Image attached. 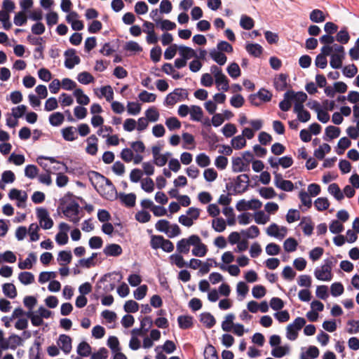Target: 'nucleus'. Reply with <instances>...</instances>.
Listing matches in <instances>:
<instances>
[{"instance_id": "nucleus-1", "label": "nucleus", "mask_w": 359, "mask_h": 359, "mask_svg": "<svg viewBox=\"0 0 359 359\" xmlns=\"http://www.w3.org/2000/svg\"><path fill=\"white\" fill-rule=\"evenodd\" d=\"M306 324V320L304 318H297L292 323L289 324L286 328V337L289 340L294 341L298 337L299 331Z\"/></svg>"}, {"instance_id": "nucleus-2", "label": "nucleus", "mask_w": 359, "mask_h": 359, "mask_svg": "<svg viewBox=\"0 0 359 359\" xmlns=\"http://www.w3.org/2000/svg\"><path fill=\"white\" fill-rule=\"evenodd\" d=\"M187 90L183 88H175L172 93L167 95L164 104L168 106H173L177 102L188 97Z\"/></svg>"}, {"instance_id": "nucleus-3", "label": "nucleus", "mask_w": 359, "mask_h": 359, "mask_svg": "<svg viewBox=\"0 0 359 359\" xmlns=\"http://www.w3.org/2000/svg\"><path fill=\"white\" fill-rule=\"evenodd\" d=\"M235 182L233 191L234 194H243L245 192L250 186L249 176L247 174H242L233 179Z\"/></svg>"}, {"instance_id": "nucleus-4", "label": "nucleus", "mask_w": 359, "mask_h": 359, "mask_svg": "<svg viewBox=\"0 0 359 359\" xmlns=\"http://www.w3.org/2000/svg\"><path fill=\"white\" fill-rule=\"evenodd\" d=\"M76 50L74 48H69L65 52V66L66 68L72 69L76 65H79L80 63L81 59L76 55Z\"/></svg>"}, {"instance_id": "nucleus-5", "label": "nucleus", "mask_w": 359, "mask_h": 359, "mask_svg": "<svg viewBox=\"0 0 359 359\" xmlns=\"http://www.w3.org/2000/svg\"><path fill=\"white\" fill-rule=\"evenodd\" d=\"M87 176L95 189L99 191L97 189V186H99L100 188H102L105 177L100 172L94 170L88 171L87 172Z\"/></svg>"}, {"instance_id": "nucleus-6", "label": "nucleus", "mask_w": 359, "mask_h": 359, "mask_svg": "<svg viewBox=\"0 0 359 359\" xmlns=\"http://www.w3.org/2000/svg\"><path fill=\"white\" fill-rule=\"evenodd\" d=\"M57 344L60 348L66 354L69 353L72 351V339L67 334H60L59 336Z\"/></svg>"}, {"instance_id": "nucleus-7", "label": "nucleus", "mask_w": 359, "mask_h": 359, "mask_svg": "<svg viewBox=\"0 0 359 359\" xmlns=\"http://www.w3.org/2000/svg\"><path fill=\"white\" fill-rule=\"evenodd\" d=\"M72 259V255L71 251L62 250L58 253L57 255V262L61 266V268L59 269H69L66 266L67 264L70 263Z\"/></svg>"}, {"instance_id": "nucleus-8", "label": "nucleus", "mask_w": 359, "mask_h": 359, "mask_svg": "<svg viewBox=\"0 0 359 359\" xmlns=\"http://www.w3.org/2000/svg\"><path fill=\"white\" fill-rule=\"evenodd\" d=\"M77 130L74 126H67L61 130L63 139L67 142H73L78 138Z\"/></svg>"}, {"instance_id": "nucleus-9", "label": "nucleus", "mask_w": 359, "mask_h": 359, "mask_svg": "<svg viewBox=\"0 0 359 359\" xmlns=\"http://www.w3.org/2000/svg\"><path fill=\"white\" fill-rule=\"evenodd\" d=\"M243 159L241 157L232 158V170L233 172H241L250 170L248 164H245Z\"/></svg>"}, {"instance_id": "nucleus-10", "label": "nucleus", "mask_w": 359, "mask_h": 359, "mask_svg": "<svg viewBox=\"0 0 359 359\" xmlns=\"http://www.w3.org/2000/svg\"><path fill=\"white\" fill-rule=\"evenodd\" d=\"M285 98H292L297 102L304 103L306 101L308 96L306 93L303 91H299L297 93L293 90H288L284 94Z\"/></svg>"}, {"instance_id": "nucleus-11", "label": "nucleus", "mask_w": 359, "mask_h": 359, "mask_svg": "<svg viewBox=\"0 0 359 359\" xmlns=\"http://www.w3.org/2000/svg\"><path fill=\"white\" fill-rule=\"evenodd\" d=\"M79 205L77 202L72 200L71 201L68 205L63 209L62 212L66 217H70V215H79Z\"/></svg>"}, {"instance_id": "nucleus-12", "label": "nucleus", "mask_w": 359, "mask_h": 359, "mask_svg": "<svg viewBox=\"0 0 359 359\" xmlns=\"http://www.w3.org/2000/svg\"><path fill=\"white\" fill-rule=\"evenodd\" d=\"M278 230V226L276 224L273 223L267 228L266 233L270 236L283 238L286 233L287 229L285 226H282L280 228V231H283V233H279Z\"/></svg>"}, {"instance_id": "nucleus-13", "label": "nucleus", "mask_w": 359, "mask_h": 359, "mask_svg": "<svg viewBox=\"0 0 359 359\" xmlns=\"http://www.w3.org/2000/svg\"><path fill=\"white\" fill-rule=\"evenodd\" d=\"M36 262V256L35 253L30 252L25 260L19 262L18 267L20 269H30Z\"/></svg>"}, {"instance_id": "nucleus-14", "label": "nucleus", "mask_w": 359, "mask_h": 359, "mask_svg": "<svg viewBox=\"0 0 359 359\" xmlns=\"http://www.w3.org/2000/svg\"><path fill=\"white\" fill-rule=\"evenodd\" d=\"M119 199L121 202L126 207L132 208L135 205L136 195L133 193H130L128 194L121 193L119 194Z\"/></svg>"}, {"instance_id": "nucleus-15", "label": "nucleus", "mask_w": 359, "mask_h": 359, "mask_svg": "<svg viewBox=\"0 0 359 359\" xmlns=\"http://www.w3.org/2000/svg\"><path fill=\"white\" fill-rule=\"evenodd\" d=\"M8 197L11 200H17L19 202L25 203L27 199V194L25 191L12 189L10 190Z\"/></svg>"}, {"instance_id": "nucleus-16", "label": "nucleus", "mask_w": 359, "mask_h": 359, "mask_svg": "<svg viewBox=\"0 0 359 359\" xmlns=\"http://www.w3.org/2000/svg\"><path fill=\"white\" fill-rule=\"evenodd\" d=\"M340 128L333 126H329L325 128V136L323 139L326 141H330L338 137L340 135Z\"/></svg>"}, {"instance_id": "nucleus-17", "label": "nucleus", "mask_w": 359, "mask_h": 359, "mask_svg": "<svg viewBox=\"0 0 359 359\" xmlns=\"http://www.w3.org/2000/svg\"><path fill=\"white\" fill-rule=\"evenodd\" d=\"M245 50L250 55L255 57H260L263 52V48L259 43H247Z\"/></svg>"}, {"instance_id": "nucleus-18", "label": "nucleus", "mask_w": 359, "mask_h": 359, "mask_svg": "<svg viewBox=\"0 0 359 359\" xmlns=\"http://www.w3.org/2000/svg\"><path fill=\"white\" fill-rule=\"evenodd\" d=\"M103 252L107 256L116 257L122 253V248L118 244H109L104 248Z\"/></svg>"}, {"instance_id": "nucleus-19", "label": "nucleus", "mask_w": 359, "mask_h": 359, "mask_svg": "<svg viewBox=\"0 0 359 359\" xmlns=\"http://www.w3.org/2000/svg\"><path fill=\"white\" fill-rule=\"evenodd\" d=\"M287 75L285 74H280L278 78L274 80V86L277 90L283 91L287 86Z\"/></svg>"}, {"instance_id": "nucleus-20", "label": "nucleus", "mask_w": 359, "mask_h": 359, "mask_svg": "<svg viewBox=\"0 0 359 359\" xmlns=\"http://www.w3.org/2000/svg\"><path fill=\"white\" fill-rule=\"evenodd\" d=\"M210 55L211 58L219 65H224L227 60V57L224 53L215 49H213L210 51Z\"/></svg>"}, {"instance_id": "nucleus-21", "label": "nucleus", "mask_w": 359, "mask_h": 359, "mask_svg": "<svg viewBox=\"0 0 359 359\" xmlns=\"http://www.w3.org/2000/svg\"><path fill=\"white\" fill-rule=\"evenodd\" d=\"M309 19L313 22L321 23L326 20V18L321 10L314 9L310 13Z\"/></svg>"}, {"instance_id": "nucleus-22", "label": "nucleus", "mask_w": 359, "mask_h": 359, "mask_svg": "<svg viewBox=\"0 0 359 359\" xmlns=\"http://www.w3.org/2000/svg\"><path fill=\"white\" fill-rule=\"evenodd\" d=\"M74 95L76 98V102L81 105H87L90 102V98L88 95L83 93L81 88H76L74 91Z\"/></svg>"}, {"instance_id": "nucleus-23", "label": "nucleus", "mask_w": 359, "mask_h": 359, "mask_svg": "<svg viewBox=\"0 0 359 359\" xmlns=\"http://www.w3.org/2000/svg\"><path fill=\"white\" fill-rule=\"evenodd\" d=\"M25 316L30 319L31 323L34 326H41L43 323V318L38 313H36V311H29L26 312Z\"/></svg>"}, {"instance_id": "nucleus-24", "label": "nucleus", "mask_w": 359, "mask_h": 359, "mask_svg": "<svg viewBox=\"0 0 359 359\" xmlns=\"http://www.w3.org/2000/svg\"><path fill=\"white\" fill-rule=\"evenodd\" d=\"M177 322L181 329H189L193 325V318L189 316H180L177 318Z\"/></svg>"}, {"instance_id": "nucleus-25", "label": "nucleus", "mask_w": 359, "mask_h": 359, "mask_svg": "<svg viewBox=\"0 0 359 359\" xmlns=\"http://www.w3.org/2000/svg\"><path fill=\"white\" fill-rule=\"evenodd\" d=\"M179 50L180 56L186 60L196 56V51L188 46H180Z\"/></svg>"}, {"instance_id": "nucleus-26", "label": "nucleus", "mask_w": 359, "mask_h": 359, "mask_svg": "<svg viewBox=\"0 0 359 359\" xmlns=\"http://www.w3.org/2000/svg\"><path fill=\"white\" fill-rule=\"evenodd\" d=\"M203 112L201 107L191 105L190 109V118L194 121H200L203 117Z\"/></svg>"}, {"instance_id": "nucleus-27", "label": "nucleus", "mask_w": 359, "mask_h": 359, "mask_svg": "<svg viewBox=\"0 0 359 359\" xmlns=\"http://www.w3.org/2000/svg\"><path fill=\"white\" fill-rule=\"evenodd\" d=\"M215 83L217 86L218 90L227 91L229 88V80L224 74L215 78Z\"/></svg>"}, {"instance_id": "nucleus-28", "label": "nucleus", "mask_w": 359, "mask_h": 359, "mask_svg": "<svg viewBox=\"0 0 359 359\" xmlns=\"http://www.w3.org/2000/svg\"><path fill=\"white\" fill-rule=\"evenodd\" d=\"M328 192L334 196L337 201H341L344 198V194L341 192L339 186L336 183H332L328 187Z\"/></svg>"}, {"instance_id": "nucleus-29", "label": "nucleus", "mask_w": 359, "mask_h": 359, "mask_svg": "<svg viewBox=\"0 0 359 359\" xmlns=\"http://www.w3.org/2000/svg\"><path fill=\"white\" fill-rule=\"evenodd\" d=\"M201 322L208 328L212 327L216 320L212 315L209 313H204L201 315Z\"/></svg>"}, {"instance_id": "nucleus-30", "label": "nucleus", "mask_w": 359, "mask_h": 359, "mask_svg": "<svg viewBox=\"0 0 359 359\" xmlns=\"http://www.w3.org/2000/svg\"><path fill=\"white\" fill-rule=\"evenodd\" d=\"M64 119V115L61 112H55L49 116L50 124L53 126H60L63 123Z\"/></svg>"}, {"instance_id": "nucleus-31", "label": "nucleus", "mask_w": 359, "mask_h": 359, "mask_svg": "<svg viewBox=\"0 0 359 359\" xmlns=\"http://www.w3.org/2000/svg\"><path fill=\"white\" fill-rule=\"evenodd\" d=\"M241 234L246 238H255L259 235V229L257 226L252 225L246 230H242Z\"/></svg>"}, {"instance_id": "nucleus-32", "label": "nucleus", "mask_w": 359, "mask_h": 359, "mask_svg": "<svg viewBox=\"0 0 359 359\" xmlns=\"http://www.w3.org/2000/svg\"><path fill=\"white\" fill-rule=\"evenodd\" d=\"M344 56L340 54L331 55L330 65L333 69H340L342 66V61Z\"/></svg>"}, {"instance_id": "nucleus-33", "label": "nucleus", "mask_w": 359, "mask_h": 359, "mask_svg": "<svg viewBox=\"0 0 359 359\" xmlns=\"http://www.w3.org/2000/svg\"><path fill=\"white\" fill-rule=\"evenodd\" d=\"M335 39L337 42L342 44H346L350 40V36L347 31L346 27L342 28L339 32H337Z\"/></svg>"}, {"instance_id": "nucleus-34", "label": "nucleus", "mask_w": 359, "mask_h": 359, "mask_svg": "<svg viewBox=\"0 0 359 359\" xmlns=\"http://www.w3.org/2000/svg\"><path fill=\"white\" fill-rule=\"evenodd\" d=\"M91 353L90 346L86 341L81 342L77 347V353L81 357H87Z\"/></svg>"}, {"instance_id": "nucleus-35", "label": "nucleus", "mask_w": 359, "mask_h": 359, "mask_svg": "<svg viewBox=\"0 0 359 359\" xmlns=\"http://www.w3.org/2000/svg\"><path fill=\"white\" fill-rule=\"evenodd\" d=\"M170 261L171 264H175L180 269H182L187 266V263L184 262L183 257L180 253L170 255Z\"/></svg>"}, {"instance_id": "nucleus-36", "label": "nucleus", "mask_w": 359, "mask_h": 359, "mask_svg": "<svg viewBox=\"0 0 359 359\" xmlns=\"http://www.w3.org/2000/svg\"><path fill=\"white\" fill-rule=\"evenodd\" d=\"M290 348L287 346H276L271 351V355L272 356L280 358L285 355H287L289 353Z\"/></svg>"}, {"instance_id": "nucleus-37", "label": "nucleus", "mask_w": 359, "mask_h": 359, "mask_svg": "<svg viewBox=\"0 0 359 359\" xmlns=\"http://www.w3.org/2000/svg\"><path fill=\"white\" fill-rule=\"evenodd\" d=\"M314 205L318 211H323L329 208L330 202L327 198L320 197L314 201Z\"/></svg>"}, {"instance_id": "nucleus-38", "label": "nucleus", "mask_w": 359, "mask_h": 359, "mask_svg": "<svg viewBox=\"0 0 359 359\" xmlns=\"http://www.w3.org/2000/svg\"><path fill=\"white\" fill-rule=\"evenodd\" d=\"M77 80L82 84L88 85L94 81V77L88 72H82L78 74Z\"/></svg>"}, {"instance_id": "nucleus-39", "label": "nucleus", "mask_w": 359, "mask_h": 359, "mask_svg": "<svg viewBox=\"0 0 359 359\" xmlns=\"http://www.w3.org/2000/svg\"><path fill=\"white\" fill-rule=\"evenodd\" d=\"M259 195L265 199L273 198L276 193L272 187H261L259 189Z\"/></svg>"}, {"instance_id": "nucleus-40", "label": "nucleus", "mask_w": 359, "mask_h": 359, "mask_svg": "<svg viewBox=\"0 0 359 359\" xmlns=\"http://www.w3.org/2000/svg\"><path fill=\"white\" fill-rule=\"evenodd\" d=\"M16 262V256L12 251H6L2 254H0V264L6 263H14Z\"/></svg>"}, {"instance_id": "nucleus-41", "label": "nucleus", "mask_w": 359, "mask_h": 359, "mask_svg": "<svg viewBox=\"0 0 359 359\" xmlns=\"http://www.w3.org/2000/svg\"><path fill=\"white\" fill-rule=\"evenodd\" d=\"M231 146L235 149H241L246 145V140L243 135H240L233 137L231 141Z\"/></svg>"}, {"instance_id": "nucleus-42", "label": "nucleus", "mask_w": 359, "mask_h": 359, "mask_svg": "<svg viewBox=\"0 0 359 359\" xmlns=\"http://www.w3.org/2000/svg\"><path fill=\"white\" fill-rule=\"evenodd\" d=\"M254 20L252 18L247 15H242L240 20L241 27L246 30H250L254 27Z\"/></svg>"}, {"instance_id": "nucleus-43", "label": "nucleus", "mask_w": 359, "mask_h": 359, "mask_svg": "<svg viewBox=\"0 0 359 359\" xmlns=\"http://www.w3.org/2000/svg\"><path fill=\"white\" fill-rule=\"evenodd\" d=\"M3 292L6 297L11 299L17 295L15 287L12 283H5L3 285Z\"/></svg>"}, {"instance_id": "nucleus-44", "label": "nucleus", "mask_w": 359, "mask_h": 359, "mask_svg": "<svg viewBox=\"0 0 359 359\" xmlns=\"http://www.w3.org/2000/svg\"><path fill=\"white\" fill-rule=\"evenodd\" d=\"M297 245V241L293 238H287L283 243V248L287 252L295 251Z\"/></svg>"}, {"instance_id": "nucleus-45", "label": "nucleus", "mask_w": 359, "mask_h": 359, "mask_svg": "<svg viewBox=\"0 0 359 359\" xmlns=\"http://www.w3.org/2000/svg\"><path fill=\"white\" fill-rule=\"evenodd\" d=\"M177 251L180 254H187L190 250L189 242L186 238L180 240L177 243Z\"/></svg>"}, {"instance_id": "nucleus-46", "label": "nucleus", "mask_w": 359, "mask_h": 359, "mask_svg": "<svg viewBox=\"0 0 359 359\" xmlns=\"http://www.w3.org/2000/svg\"><path fill=\"white\" fill-rule=\"evenodd\" d=\"M235 316L233 313L226 315L225 320L222 323V328L225 332H230L233 327V321Z\"/></svg>"}, {"instance_id": "nucleus-47", "label": "nucleus", "mask_w": 359, "mask_h": 359, "mask_svg": "<svg viewBox=\"0 0 359 359\" xmlns=\"http://www.w3.org/2000/svg\"><path fill=\"white\" fill-rule=\"evenodd\" d=\"M226 226V222L222 217L217 218L212 220V227L217 232H222Z\"/></svg>"}, {"instance_id": "nucleus-48", "label": "nucleus", "mask_w": 359, "mask_h": 359, "mask_svg": "<svg viewBox=\"0 0 359 359\" xmlns=\"http://www.w3.org/2000/svg\"><path fill=\"white\" fill-rule=\"evenodd\" d=\"M351 142L348 137H341L339 140L338 144H337V147L339 149V150L337 151V153L339 155L343 154L344 150L346 149L347 148H348L351 146Z\"/></svg>"}, {"instance_id": "nucleus-49", "label": "nucleus", "mask_w": 359, "mask_h": 359, "mask_svg": "<svg viewBox=\"0 0 359 359\" xmlns=\"http://www.w3.org/2000/svg\"><path fill=\"white\" fill-rule=\"evenodd\" d=\"M227 72L233 79H236L241 75V69L238 65L236 62L231 63L227 67Z\"/></svg>"}, {"instance_id": "nucleus-50", "label": "nucleus", "mask_w": 359, "mask_h": 359, "mask_svg": "<svg viewBox=\"0 0 359 359\" xmlns=\"http://www.w3.org/2000/svg\"><path fill=\"white\" fill-rule=\"evenodd\" d=\"M165 125L170 131H172L180 128L181 122L176 117H169L165 120Z\"/></svg>"}, {"instance_id": "nucleus-51", "label": "nucleus", "mask_w": 359, "mask_h": 359, "mask_svg": "<svg viewBox=\"0 0 359 359\" xmlns=\"http://www.w3.org/2000/svg\"><path fill=\"white\" fill-rule=\"evenodd\" d=\"M196 163L201 168L207 167L210 163V160L208 156L205 153H201L197 155L196 158Z\"/></svg>"}, {"instance_id": "nucleus-52", "label": "nucleus", "mask_w": 359, "mask_h": 359, "mask_svg": "<svg viewBox=\"0 0 359 359\" xmlns=\"http://www.w3.org/2000/svg\"><path fill=\"white\" fill-rule=\"evenodd\" d=\"M39 226L36 223H32L29 226V234L30 241L34 242L39 239V235L38 233Z\"/></svg>"}, {"instance_id": "nucleus-53", "label": "nucleus", "mask_w": 359, "mask_h": 359, "mask_svg": "<svg viewBox=\"0 0 359 359\" xmlns=\"http://www.w3.org/2000/svg\"><path fill=\"white\" fill-rule=\"evenodd\" d=\"M205 359H219L215 348L208 344L204 351Z\"/></svg>"}, {"instance_id": "nucleus-54", "label": "nucleus", "mask_w": 359, "mask_h": 359, "mask_svg": "<svg viewBox=\"0 0 359 359\" xmlns=\"http://www.w3.org/2000/svg\"><path fill=\"white\" fill-rule=\"evenodd\" d=\"M101 96H104L107 102L114 99V91L111 86H102L100 88Z\"/></svg>"}, {"instance_id": "nucleus-55", "label": "nucleus", "mask_w": 359, "mask_h": 359, "mask_svg": "<svg viewBox=\"0 0 359 359\" xmlns=\"http://www.w3.org/2000/svg\"><path fill=\"white\" fill-rule=\"evenodd\" d=\"M343 74L348 78H353L358 73V68L354 64L345 66L342 69Z\"/></svg>"}, {"instance_id": "nucleus-56", "label": "nucleus", "mask_w": 359, "mask_h": 359, "mask_svg": "<svg viewBox=\"0 0 359 359\" xmlns=\"http://www.w3.org/2000/svg\"><path fill=\"white\" fill-rule=\"evenodd\" d=\"M18 278H19L20 281L24 285L30 284L34 280V277L33 274L28 271L21 272L19 274Z\"/></svg>"}, {"instance_id": "nucleus-57", "label": "nucleus", "mask_w": 359, "mask_h": 359, "mask_svg": "<svg viewBox=\"0 0 359 359\" xmlns=\"http://www.w3.org/2000/svg\"><path fill=\"white\" fill-rule=\"evenodd\" d=\"M140 100L143 102H153L156 99V95L149 93L147 90L142 91L138 95Z\"/></svg>"}, {"instance_id": "nucleus-58", "label": "nucleus", "mask_w": 359, "mask_h": 359, "mask_svg": "<svg viewBox=\"0 0 359 359\" xmlns=\"http://www.w3.org/2000/svg\"><path fill=\"white\" fill-rule=\"evenodd\" d=\"M222 133L226 137H231L237 132L235 125L233 123H226L222 128Z\"/></svg>"}, {"instance_id": "nucleus-59", "label": "nucleus", "mask_w": 359, "mask_h": 359, "mask_svg": "<svg viewBox=\"0 0 359 359\" xmlns=\"http://www.w3.org/2000/svg\"><path fill=\"white\" fill-rule=\"evenodd\" d=\"M35 348L29 350V359H41V343L38 341H34Z\"/></svg>"}, {"instance_id": "nucleus-60", "label": "nucleus", "mask_w": 359, "mask_h": 359, "mask_svg": "<svg viewBox=\"0 0 359 359\" xmlns=\"http://www.w3.org/2000/svg\"><path fill=\"white\" fill-rule=\"evenodd\" d=\"M269 220V216L264 211L259 210L255 213V221L258 224H265Z\"/></svg>"}, {"instance_id": "nucleus-61", "label": "nucleus", "mask_w": 359, "mask_h": 359, "mask_svg": "<svg viewBox=\"0 0 359 359\" xmlns=\"http://www.w3.org/2000/svg\"><path fill=\"white\" fill-rule=\"evenodd\" d=\"M329 229L332 233L337 234L344 231V226L339 220H332L330 224Z\"/></svg>"}, {"instance_id": "nucleus-62", "label": "nucleus", "mask_w": 359, "mask_h": 359, "mask_svg": "<svg viewBox=\"0 0 359 359\" xmlns=\"http://www.w3.org/2000/svg\"><path fill=\"white\" fill-rule=\"evenodd\" d=\"M299 198L304 206L307 207L308 208H311L312 205V201L310 198L309 194L306 192L304 190H302L299 193Z\"/></svg>"}, {"instance_id": "nucleus-63", "label": "nucleus", "mask_w": 359, "mask_h": 359, "mask_svg": "<svg viewBox=\"0 0 359 359\" xmlns=\"http://www.w3.org/2000/svg\"><path fill=\"white\" fill-rule=\"evenodd\" d=\"M145 115L148 121L156 122L159 118V113L154 107H150L145 111Z\"/></svg>"}, {"instance_id": "nucleus-64", "label": "nucleus", "mask_w": 359, "mask_h": 359, "mask_svg": "<svg viewBox=\"0 0 359 359\" xmlns=\"http://www.w3.org/2000/svg\"><path fill=\"white\" fill-rule=\"evenodd\" d=\"M39 172L38 168L34 165H27L25 169V175L30 179L36 177Z\"/></svg>"}]
</instances>
